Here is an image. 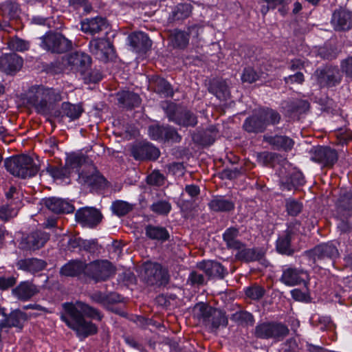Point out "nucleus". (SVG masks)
Returning a JSON list of instances; mask_svg holds the SVG:
<instances>
[{"mask_svg": "<svg viewBox=\"0 0 352 352\" xmlns=\"http://www.w3.org/2000/svg\"><path fill=\"white\" fill-rule=\"evenodd\" d=\"M6 170L12 175L23 179L34 176L38 167L28 155H22L7 158L4 162Z\"/></svg>", "mask_w": 352, "mask_h": 352, "instance_id": "4", "label": "nucleus"}, {"mask_svg": "<svg viewBox=\"0 0 352 352\" xmlns=\"http://www.w3.org/2000/svg\"><path fill=\"white\" fill-rule=\"evenodd\" d=\"M291 237L289 234L280 236L276 242V249L278 252L287 255L292 254L293 251L290 246Z\"/></svg>", "mask_w": 352, "mask_h": 352, "instance_id": "47", "label": "nucleus"}, {"mask_svg": "<svg viewBox=\"0 0 352 352\" xmlns=\"http://www.w3.org/2000/svg\"><path fill=\"white\" fill-rule=\"evenodd\" d=\"M331 24L336 30H348L352 28V12L340 9L332 14Z\"/></svg>", "mask_w": 352, "mask_h": 352, "instance_id": "22", "label": "nucleus"}, {"mask_svg": "<svg viewBox=\"0 0 352 352\" xmlns=\"http://www.w3.org/2000/svg\"><path fill=\"white\" fill-rule=\"evenodd\" d=\"M63 64L70 70L84 74L91 65V58L84 52H76L63 58Z\"/></svg>", "mask_w": 352, "mask_h": 352, "instance_id": "13", "label": "nucleus"}, {"mask_svg": "<svg viewBox=\"0 0 352 352\" xmlns=\"http://www.w3.org/2000/svg\"><path fill=\"white\" fill-rule=\"evenodd\" d=\"M337 212L341 217L347 218L352 214V192L340 195L336 204Z\"/></svg>", "mask_w": 352, "mask_h": 352, "instance_id": "33", "label": "nucleus"}, {"mask_svg": "<svg viewBox=\"0 0 352 352\" xmlns=\"http://www.w3.org/2000/svg\"><path fill=\"white\" fill-rule=\"evenodd\" d=\"M10 46L13 50L24 52L29 49L30 44L25 40L16 38L10 42Z\"/></svg>", "mask_w": 352, "mask_h": 352, "instance_id": "56", "label": "nucleus"}, {"mask_svg": "<svg viewBox=\"0 0 352 352\" xmlns=\"http://www.w3.org/2000/svg\"><path fill=\"white\" fill-rule=\"evenodd\" d=\"M284 80L287 84H292L294 82L301 84L304 82L305 79L303 74L298 72L294 75H289V76L285 77Z\"/></svg>", "mask_w": 352, "mask_h": 352, "instance_id": "63", "label": "nucleus"}, {"mask_svg": "<svg viewBox=\"0 0 352 352\" xmlns=\"http://www.w3.org/2000/svg\"><path fill=\"white\" fill-rule=\"evenodd\" d=\"M210 91L219 100H225L230 96L228 85L226 80H218L210 87Z\"/></svg>", "mask_w": 352, "mask_h": 352, "instance_id": "40", "label": "nucleus"}, {"mask_svg": "<svg viewBox=\"0 0 352 352\" xmlns=\"http://www.w3.org/2000/svg\"><path fill=\"white\" fill-rule=\"evenodd\" d=\"M239 233V230L234 227L226 230L223 239L228 248L241 250L243 247V244L237 239Z\"/></svg>", "mask_w": 352, "mask_h": 352, "instance_id": "35", "label": "nucleus"}, {"mask_svg": "<svg viewBox=\"0 0 352 352\" xmlns=\"http://www.w3.org/2000/svg\"><path fill=\"white\" fill-rule=\"evenodd\" d=\"M193 314L200 322L212 331L228 324V318L223 312L204 302L197 303L194 307Z\"/></svg>", "mask_w": 352, "mask_h": 352, "instance_id": "3", "label": "nucleus"}, {"mask_svg": "<svg viewBox=\"0 0 352 352\" xmlns=\"http://www.w3.org/2000/svg\"><path fill=\"white\" fill-rule=\"evenodd\" d=\"M107 25L105 19L97 16L83 20L81 22V30L85 33L94 35L105 30Z\"/></svg>", "mask_w": 352, "mask_h": 352, "instance_id": "28", "label": "nucleus"}, {"mask_svg": "<svg viewBox=\"0 0 352 352\" xmlns=\"http://www.w3.org/2000/svg\"><path fill=\"white\" fill-rule=\"evenodd\" d=\"M311 160L325 166H333L338 160L336 150L327 146H318L314 148Z\"/></svg>", "mask_w": 352, "mask_h": 352, "instance_id": "19", "label": "nucleus"}, {"mask_svg": "<svg viewBox=\"0 0 352 352\" xmlns=\"http://www.w3.org/2000/svg\"><path fill=\"white\" fill-rule=\"evenodd\" d=\"M114 272L113 266L106 260L95 261L85 265V274L97 282L107 280Z\"/></svg>", "mask_w": 352, "mask_h": 352, "instance_id": "10", "label": "nucleus"}, {"mask_svg": "<svg viewBox=\"0 0 352 352\" xmlns=\"http://www.w3.org/2000/svg\"><path fill=\"white\" fill-rule=\"evenodd\" d=\"M208 207L214 212H229L234 209V204L222 196H216L210 201Z\"/></svg>", "mask_w": 352, "mask_h": 352, "instance_id": "34", "label": "nucleus"}, {"mask_svg": "<svg viewBox=\"0 0 352 352\" xmlns=\"http://www.w3.org/2000/svg\"><path fill=\"white\" fill-rule=\"evenodd\" d=\"M302 209V205L300 202L291 198L286 200V210L289 215L297 216Z\"/></svg>", "mask_w": 352, "mask_h": 352, "instance_id": "54", "label": "nucleus"}, {"mask_svg": "<svg viewBox=\"0 0 352 352\" xmlns=\"http://www.w3.org/2000/svg\"><path fill=\"white\" fill-rule=\"evenodd\" d=\"M91 52L96 57L102 61H106L109 56L113 53L111 43L104 38L93 39L89 43Z\"/></svg>", "mask_w": 352, "mask_h": 352, "instance_id": "20", "label": "nucleus"}, {"mask_svg": "<svg viewBox=\"0 0 352 352\" xmlns=\"http://www.w3.org/2000/svg\"><path fill=\"white\" fill-rule=\"evenodd\" d=\"M78 182L93 190L104 188L106 183L104 177L100 175L93 166H88L87 170H83L79 173Z\"/></svg>", "mask_w": 352, "mask_h": 352, "instance_id": "16", "label": "nucleus"}, {"mask_svg": "<svg viewBox=\"0 0 352 352\" xmlns=\"http://www.w3.org/2000/svg\"><path fill=\"white\" fill-rule=\"evenodd\" d=\"M119 103L126 108H133L140 105L141 100L140 96L133 92L123 91L118 94Z\"/></svg>", "mask_w": 352, "mask_h": 352, "instance_id": "37", "label": "nucleus"}, {"mask_svg": "<svg viewBox=\"0 0 352 352\" xmlns=\"http://www.w3.org/2000/svg\"><path fill=\"white\" fill-rule=\"evenodd\" d=\"M85 161V157L82 155H72L69 156L66 162V166L70 168L80 166Z\"/></svg>", "mask_w": 352, "mask_h": 352, "instance_id": "58", "label": "nucleus"}, {"mask_svg": "<svg viewBox=\"0 0 352 352\" xmlns=\"http://www.w3.org/2000/svg\"><path fill=\"white\" fill-rule=\"evenodd\" d=\"M238 250L239 252L236 254V258L241 261L251 262L259 260L262 257L261 254L257 252L254 249H243L241 248V250Z\"/></svg>", "mask_w": 352, "mask_h": 352, "instance_id": "46", "label": "nucleus"}, {"mask_svg": "<svg viewBox=\"0 0 352 352\" xmlns=\"http://www.w3.org/2000/svg\"><path fill=\"white\" fill-rule=\"evenodd\" d=\"M313 77L320 87H332L341 82L342 75L337 67L328 66L318 69Z\"/></svg>", "mask_w": 352, "mask_h": 352, "instance_id": "9", "label": "nucleus"}, {"mask_svg": "<svg viewBox=\"0 0 352 352\" xmlns=\"http://www.w3.org/2000/svg\"><path fill=\"white\" fill-rule=\"evenodd\" d=\"M305 178L301 172L294 170L285 180L281 179L280 186L283 190H292L305 184Z\"/></svg>", "mask_w": 352, "mask_h": 352, "instance_id": "36", "label": "nucleus"}, {"mask_svg": "<svg viewBox=\"0 0 352 352\" xmlns=\"http://www.w3.org/2000/svg\"><path fill=\"white\" fill-rule=\"evenodd\" d=\"M45 206L52 212L56 214L71 213L74 207L69 201L57 197H50L45 200Z\"/></svg>", "mask_w": 352, "mask_h": 352, "instance_id": "30", "label": "nucleus"}, {"mask_svg": "<svg viewBox=\"0 0 352 352\" xmlns=\"http://www.w3.org/2000/svg\"><path fill=\"white\" fill-rule=\"evenodd\" d=\"M163 140L178 142L181 140V136L174 128L171 126H165Z\"/></svg>", "mask_w": 352, "mask_h": 352, "instance_id": "57", "label": "nucleus"}, {"mask_svg": "<svg viewBox=\"0 0 352 352\" xmlns=\"http://www.w3.org/2000/svg\"><path fill=\"white\" fill-rule=\"evenodd\" d=\"M47 171L50 175L55 180H63L69 178L71 174V168L68 166H49Z\"/></svg>", "mask_w": 352, "mask_h": 352, "instance_id": "44", "label": "nucleus"}, {"mask_svg": "<svg viewBox=\"0 0 352 352\" xmlns=\"http://www.w3.org/2000/svg\"><path fill=\"white\" fill-rule=\"evenodd\" d=\"M61 110L63 116L69 118L70 120L78 119L82 113V109L80 106L69 102H63L62 104Z\"/></svg>", "mask_w": 352, "mask_h": 352, "instance_id": "42", "label": "nucleus"}, {"mask_svg": "<svg viewBox=\"0 0 352 352\" xmlns=\"http://www.w3.org/2000/svg\"><path fill=\"white\" fill-rule=\"evenodd\" d=\"M3 316V318L0 320V342L2 340L1 332L4 329L14 327L18 331H21L28 320L27 314L19 309H15L9 314H4Z\"/></svg>", "mask_w": 352, "mask_h": 352, "instance_id": "14", "label": "nucleus"}, {"mask_svg": "<svg viewBox=\"0 0 352 352\" xmlns=\"http://www.w3.org/2000/svg\"><path fill=\"white\" fill-rule=\"evenodd\" d=\"M308 277L307 272L304 270L285 265L283 267L280 281L287 286L293 287L305 283Z\"/></svg>", "mask_w": 352, "mask_h": 352, "instance_id": "15", "label": "nucleus"}, {"mask_svg": "<svg viewBox=\"0 0 352 352\" xmlns=\"http://www.w3.org/2000/svg\"><path fill=\"white\" fill-rule=\"evenodd\" d=\"M141 276L143 280L148 285H165L169 280L168 271L160 264L151 261L142 264Z\"/></svg>", "mask_w": 352, "mask_h": 352, "instance_id": "6", "label": "nucleus"}, {"mask_svg": "<svg viewBox=\"0 0 352 352\" xmlns=\"http://www.w3.org/2000/svg\"><path fill=\"white\" fill-rule=\"evenodd\" d=\"M85 272V265L80 261H71L60 269V274L65 276H76L82 272Z\"/></svg>", "mask_w": 352, "mask_h": 352, "instance_id": "39", "label": "nucleus"}, {"mask_svg": "<svg viewBox=\"0 0 352 352\" xmlns=\"http://www.w3.org/2000/svg\"><path fill=\"white\" fill-rule=\"evenodd\" d=\"M62 100L59 90L43 86H33L26 94L28 104L41 114H48L52 110L53 105Z\"/></svg>", "mask_w": 352, "mask_h": 352, "instance_id": "1", "label": "nucleus"}, {"mask_svg": "<svg viewBox=\"0 0 352 352\" xmlns=\"http://www.w3.org/2000/svg\"><path fill=\"white\" fill-rule=\"evenodd\" d=\"M78 245L89 252H95L98 249V244L96 240L78 239Z\"/></svg>", "mask_w": 352, "mask_h": 352, "instance_id": "59", "label": "nucleus"}, {"mask_svg": "<svg viewBox=\"0 0 352 352\" xmlns=\"http://www.w3.org/2000/svg\"><path fill=\"white\" fill-rule=\"evenodd\" d=\"M306 256L316 263L333 261L339 256V252L336 245L333 243L329 242L320 244L314 249L306 252Z\"/></svg>", "mask_w": 352, "mask_h": 352, "instance_id": "12", "label": "nucleus"}, {"mask_svg": "<svg viewBox=\"0 0 352 352\" xmlns=\"http://www.w3.org/2000/svg\"><path fill=\"white\" fill-rule=\"evenodd\" d=\"M192 12V6L188 3L178 4L172 13V18L174 21L183 20L188 18Z\"/></svg>", "mask_w": 352, "mask_h": 352, "instance_id": "43", "label": "nucleus"}, {"mask_svg": "<svg viewBox=\"0 0 352 352\" xmlns=\"http://www.w3.org/2000/svg\"><path fill=\"white\" fill-rule=\"evenodd\" d=\"M340 67L342 72L345 73L347 77L352 78V56L342 60Z\"/></svg>", "mask_w": 352, "mask_h": 352, "instance_id": "61", "label": "nucleus"}, {"mask_svg": "<svg viewBox=\"0 0 352 352\" xmlns=\"http://www.w3.org/2000/svg\"><path fill=\"white\" fill-rule=\"evenodd\" d=\"M280 116L272 109H260L252 116L247 118L243 124L248 133H261L268 125H274L280 122Z\"/></svg>", "mask_w": 352, "mask_h": 352, "instance_id": "2", "label": "nucleus"}, {"mask_svg": "<svg viewBox=\"0 0 352 352\" xmlns=\"http://www.w3.org/2000/svg\"><path fill=\"white\" fill-rule=\"evenodd\" d=\"M289 333V329L281 322H267L258 324L254 335L260 339H272L276 341L283 340Z\"/></svg>", "mask_w": 352, "mask_h": 352, "instance_id": "8", "label": "nucleus"}, {"mask_svg": "<svg viewBox=\"0 0 352 352\" xmlns=\"http://www.w3.org/2000/svg\"><path fill=\"white\" fill-rule=\"evenodd\" d=\"M23 60L15 53L5 54L0 57V70L7 74H12L20 70Z\"/></svg>", "mask_w": 352, "mask_h": 352, "instance_id": "23", "label": "nucleus"}, {"mask_svg": "<svg viewBox=\"0 0 352 352\" xmlns=\"http://www.w3.org/2000/svg\"><path fill=\"white\" fill-rule=\"evenodd\" d=\"M199 29L197 25H192L188 28V32L175 30L170 34L173 45L178 48H185L188 44L189 36L197 37Z\"/></svg>", "mask_w": 352, "mask_h": 352, "instance_id": "24", "label": "nucleus"}, {"mask_svg": "<svg viewBox=\"0 0 352 352\" xmlns=\"http://www.w3.org/2000/svg\"><path fill=\"white\" fill-rule=\"evenodd\" d=\"M147 181L151 185L161 186L164 182V176L158 171H153L148 176Z\"/></svg>", "mask_w": 352, "mask_h": 352, "instance_id": "60", "label": "nucleus"}, {"mask_svg": "<svg viewBox=\"0 0 352 352\" xmlns=\"http://www.w3.org/2000/svg\"><path fill=\"white\" fill-rule=\"evenodd\" d=\"M63 307L65 311H70L72 309L76 310V315L83 316L91 319L101 320L102 316L100 312L89 306V305L80 301H77L75 304L65 303Z\"/></svg>", "mask_w": 352, "mask_h": 352, "instance_id": "21", "label": "nucleus"}, {"mask_svg": "<svg viewBox=\"0 0 352 352\" xmlns=\"http://www.w3.org/2000/svg\"><path fill=\"white\" fill-rule=\"evenodd\" d=\"M171 208V204L166 200L155 201L150 206L151 211L160 215H167Z\"/></svg>", "mask_w": 352, "mask_h": 352, "instance_id": "48", "label": "nucleus"}, {"mask_svg": "<svg viewBox=\"0 0 352 352\" xmlns=\"http://www.w3.org/2000/svg\"><path fill=\"white\" fill-rule=\"evenodd\" d=\"M41 39V46L43 49L54 53H63L72 46L71 41L59 33H48Z\"/></svg>", "mask_w": 352, "mask_h": 352, "instance_id": "11", "label": "nucleus"}, {"mask_svg": "<svg viewBox=\"0 0 352 352\" xmlns=\"http://www.w3.org/2000/svg\"><path fill=\"white\" fill-rule=\"evenodd\" d=\"M127 38L133 51L137 53L146 52L152 45L148 36L142 32H133Z\"/></svg>", "mask_w": 352, "mask_h": 352, "instance_id": "25", "label": "nucleus"}, {"mask_svg": "<svg viewBox=\"0 0 352 352\" xmlns=\"http://www.w3.org/2000/svg\"><path fill=\"white\" fill-rule=\"evenodd\" d=\"M153 85L155 91L164 97H169L173 95L170 85L164 78H156L153 82Z\"/></svg>", "mask_w": 352, "mask_h": 352, "instance_id": "45", "label": "nucleus"}, {"mask_svg": "<svg viewBox=\"0 0 352 352\" xmlns=\"http://www.w3.org/2000/svg\"><path fill=\"white\" fill-rule=\"evenodd\" d=\"M198 267L209 277L223 278L226 274V270L219 263L207 261L198 264Z\"/></svg>", "mask_w": 352, "mask_h": 352, "instance_id": "32", "label": "nucleus"}, {"mask_svg": "<svg viewBox=\"0 0 352 352\" xmlns=\"http://www.w3.org/2000/svg\"><path fill=\"white\" fill-rule=\"evenodd\" d=\"M133 208L132 205L124 201H116L111 205V209L114 214L119 217L124 216Z\"/></svg>", "mask_w": 352, "mask_h": 352, "instance_id": "49", "label": "nucleus"}, {"mask_svg": "<svg viewBox=\"0 0 352 352\" xmlns=\"http://www.w3.org/2000/svg\"><path fill=\"white\" fill-rule=\"evenodd\" d=\"M133 157L138 160H156L160 156L159 149L149 142H139L131 148Z\"/></svg>", "mask_w": 352, "mask_h": 352, "instance_id": "17", "label": "nucleus"}, {"mask_svg": "<svg viewBox=\"0 0 352 352\" xmlns=\"http://www.w3.org/2000/svg\"><path fill=\"white\" fill-rule=\"evenodd\" d=\"M49 240V234L43 231L36 230L28 235L22 243L23 248L36 250L43 247Z\"/></svg>", "mask_w": 352, "mask_h": 352, "instance_id": "26", "label": "nucleus"}, {"mask_svg": "<svg viewBox=\"0 0 352 352\" xmlns=\"http://www.w3.org/2000/svg\"><path fill=\"white\" fill-rule=\"evenodd\" d=\"M46 265L44 261L36 258L20 259L16 263L18 270L31 274H35L43 270Z\"/></svg>", "mask_w": 352, "mask_h": 352, "instance_id": "31", "label": "nucleus"}, {"mask_svg": "<svg viewBox=\"0 0 352 352\" xmlns=\"http://www.w3.org/2000/svg\"><path fill=\"white\" fill-rule=\"evenodd\" d=\"M76 219L82 226L93 228L98 224L102 219L100 212L94 208H84L78 210L75 214Z\"/></svg>", "mask_w": 352, "mask_h": 352, "instance_id": "18", "label": "nucleus"}, {"mask_svg": "<svg viewBox=\"0 0 352 352\" xmlns=\"http://www.w3.org/2000/svg\"><path fill=\"white\" fill-rule=\"evenodd\" d=\"M264 140L270 144L274 149L289 151L294 146V141L286 135H265Z\"/></svg>", "mask_w": 352, "mask_h": 352, "instance_id": "29", "label": "nucleus"}, {"mask_svg": "<svg viewBox=\"0 0 352 352\" xmlns=\"http://www.w3.org/2000/svg\"><path fill=\"white\" fill-rule=\"evenodd\" d=\"M76 311L74 309L65 311L60 318L70 329L75 331L80 338H85L96 333L97 327L91 322L87 321L83 316L76 315Z\"/></svg>", "mask_w": 352, "mask_h": 352, "instance_id": "5", "label": "nucleus"}, {"mask_svg": "<svg viewBox=\"0 0 352 352\" xmlns=\"http://www.w3.org/2000/svg\"><path fill=\"white\" fill-rule=\"evenodd\" d=\"M19 204H7L0 208V219L8 221L9 219L16 217L18 213Z\"/></svg>", "mask_w": 352, "mask_h": 352, "instance_id": "50", "label": "nucleus"}, {"mask_svg": "<svg viewBox=\"0 0 352 352\" xmlns=\"http://www.w3.org/2000/svg\"><path fill=\"white\" fill-rule=\"evenodd\" d=\"M163 109L168 120L183 126H194L197 123V117L190 111L173 102H166Z\"/></svg>", "mask_w": 352, "mask_h": 352, "instance_id": "7", "label": "nucleus"}, {"mask_svg": "<svg viewBox=\"0 0 352 352\" xmlns=\"http://www.w3.org/2000/svg\"><path fill=\"white\" fill-rule=\"evenodd\" d=\"M16 283V278L14 276H1L0 277V289H7L12 287Z\"/></svg>", "mask_w": 352, "mask_h": 352, "instance_id": "62", "label": "nucleus"}, {"mask_svg": "<svg viewBox=\"0 0 352 352\" xmlns=\"http://www.w3.org/2000/svg\"><path fill=\"white\" fill-rule=\"evenodd\" d=\"M39 292L36 285L30 281H23L12 289L13 295L19 300L27 301Z\"/></svg>", "mask_w": 352, "mask_h": 352, "instance_id": "27", "label": "nucleus"}, {"mask_svg": "<svg viewBox=\"0 0 352 352\" xmlns=\"http://www.w3.org/2000/svg\"><path fill=\"white\" fill-rule=\"evenodd\" d=\"M90 297L94 302L100 304L104 307L120 300V296L116 293L106 294L100 292H96L92 294Z\"/></svg>", "mask_w": 352, "mask_h": 352, "instance_id": "38", "label": "nucleus"}, {"mask_svg": "<svg viewBox=\"0 0 352 352\" xmlns=\"http://www.w3.org/2000/svg\"><path fill=\"white\" fill-rule=\"evenodd\" d=\"M188 280L190 281L192 285H202L204 283V276L201 274L192 272L189 275Z\"/></svg>", "mask_w": 352, "mask_h": 352, "instance_id": "64", "label": "nucleus"}, {"mask_svg": "<svg viewBox=\"0 0 352 352\" xmlns=\"http://www.w3.org/2000/svg\"><path fill=\"white\" fill-rule=\"evenodd\" d=\"M262 75V73L256 72L252 67H246L241 75V80L243 82L252 83L261 79Z\"/></svg>", "mask_w": 352, "mask_h": 352, "instance_id": "51", "label": "nucleus"}, {"mask_svg": "<svg viewBox=\"0 0 352 352\" xmlns=\"http://www.w3.org/2000/svg\"><path fill=\"white\" fill-rule=\"evenodd\" d=\"M232 318L238 322L245 324L252 325L254 322L252 314L245 311H240L234 313Z\"/></svg>", "mask_w": 352, "mask_h": 352, "instance_id": "52", "label": "nucleus"}, {"mask_svg": "<svg viewBox=\"0 0 352 352\" xmlns=\"http://www.w3.org/2000/svg\"><path fill=\"white\" fill-rule=\"evenodd\" d=\"M245 295L252 300H259L261 298L264 294L265 289L257 285H253L250 287H248L245 290Z\"/></svg>", "mask_w": 352, "mask_h": 352, "instance_id": "53", "label": "nucleus"}, {"mask_svg": "<svg viewBox=\"0 0 352 352\" xmlns=\"http://www.w3.org/2000/svg\"><path fill=\"white\" fill-rule=\"evenodd\" d=\"M165 126L152 125L148 128V134L151 139L155 140H163Z\"/></svg>", "mask_w": 352, "mask_h": 352, "instance_id": "55", "label": "nucleus"}, {"mask_svg": "<svg viewBox=\"0 0 352 352\" xmlns=\"http://www.w3.org/2000/svg\"><path fill=\"white\" fill-rule=\"evenodd\" d=\"M145 231L146 235L151 239L165 241L169 236L166 229L162 227L149 225L146 227Z\"/></svg>", "mask_w": 352, "mask_h": 352, "instance_id": "41", "label": "nucleus"}]
</instances>
